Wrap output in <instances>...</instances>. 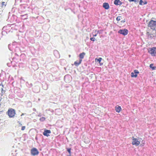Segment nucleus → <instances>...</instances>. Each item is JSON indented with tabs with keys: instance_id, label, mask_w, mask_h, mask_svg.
Returning a JSON list of instances; mask_svg holds the SVG:
<instances>
[{
	"instance_id": "31",
	"label": "nucleus",
	"mask_w": 156,
	"mask_h": 156,
	"mask_svg": "<svg viewBox=\"0 0 156 156\" xmlns=\"http://www.w3.org/2000/svg\"><path fill=\"white\" fill-rule=\"evenodd\" d=\"M11 45L10 44H9L8 45V48H9V49L10 50H11V49H10V46H11Z\"/></svg>"
},
{
	"instance_id": "15",
	"label": "nucleus",
	"mask_w": 156,
	"mask_h": 156,
	"mask_svg": "<svg viewBox=\"0 0 156 156\" xmlns=\"http://www.w3.org/2000/svg\"><path fill=\"white\" fill-rule=\"evenodd\" d=\"M82 61V59H80L78 62L77 61H75L74 63V65L75 66H77L81 64Z\"/></svg>"
},
{
	"instance_id": "47",
	"label": "nucleus",
	"mask_w": 156,
	"mask_h": 156,
	"mask_svg": "<svg viewBox=\"0 0 156 156\" xmlns=\"http://www.w3.org/2000/svg\"><path fill=\"white\" fill-rule=\"evenodd\" d=\"M35 139L36 140H37V138L36 136L35 137Z\"/></svg>"
},
{
	"instance_id": "48",
	"label": "nucleus",
	"mask_w": 156,
	"mask_h": 156,
	"mask_svg": "<svg viewBox=\"0 0 156 156\" xmlns=\"http://www.w3.org/2000/svg\"><path fill=\"white\" fill-rule=\"evenodd\" d=\"M15 43V42H13V43H12V44H13V45H14V44Z\"/></svg>"
},
{
	"instance_id": "21",
	"label": "nucleus",
	"mask_w": 156,
	"mask_h": 156,
	"mask_svg": "<svg viewBox=\"0 0 156 156\" xmlns=\"http://www.w3.org/2000/svg\"><path fill=\"white\" fill-rule=\"evenodd\" d=\"M66 149L67 151L68 152L69 154H70V153H71V148H66Z\"/></svg>"
},
{
	"instance_id": "1",
	"label": "nucleus",
	"mask_w": 156,
	"mask_h": 156,
	"mask_svg": "<svg viewBox=\"0 0 156 156\" xmlns=\"http://www.w3.org/2000/svg\"><path fill=\"white\" fill-rule=\"evenodd\" d=\"M148 26L151 29L154 30H155L156 28V21L151 20L149 22Z\"/></svg>"
},
{
	"instance_id": "38",
	"label": "nucleus",
	"mask_w": 156,
	"mask_h": 156,
	"mask_svg": "<svg viewBox=\"0 0 156 156\" xmlns=\"http://www.w3.org/2000/svg\"><path fill=\"white\" fill-rule=\"evenodd\" d=\"M25 114H26V113H22L21 115V116H22L23 115H24Z\"/></svg>"
},
{
	"instance_id": "29",
	"label": "nucleus",
	"mask_w": 156,
	"mask_h": 156,
	"mask_svg": "<svg viewBox=\"0 0 156 156\" xmlns=\"http://www.w3.org/2000/svg\"><path fill=\"white\" fill-rule=\"evenodd\" d=\"M25 128H26V127L25 126H22V128H21V130H24L25 129Z\"/></svg>"
},
{
	"instance_id": "32",
	"label": "nucleus",
	"mask_w": 156,
	"mask_h": 156,
	"mask_svg": "<svg viewBox=\"0 0 156 156\" xmlns=\"http://www.w3.org/2000/svg\"><path fill=\"white\" fill-rule=\"evenodd\" d=\"M42 116V114L41 113H39L38 115V116H39V117H41Z\"/></svg>"
},
{
	"instance_id": "8",
	"label": "nucleus",
	"mask_w": 156,
	"mask_h": 156,
	"mask_svg": "<svg viewBox=\"0 0 156 156\" xmlns=\"http://www.w3.org/2000/svg\"><path fill=\"white\" fill-rule=\"evenodd\" d=\"M71 76L69 74L65 75L64 77V80L66 83H69L70 81Z\"/></svg>"
},
{
	"instance_id": "28",
	"label": "nucleus",
	"mask_w": 156,
	"mask_h": 156,
	"mask_svg": "<svg viewBox=\"0 0 156 156\" xmlns=\"http://www.w3.org/2000/svg\"><path fill=\"white\" fill-rule=\"evenodd\" d=\"M90 39L91 41H95V38L93 37H91Z\"/></svg>"
},
{
	"instance_id": "10",
	"label": "nucleus",
	"mask_w": 156,
	"mask_h": 156,
	"mask_svg": "<svg viewBox=\"0 0 156 156\" xmlns=\"http://www.w3.org/2000/svg\"><path fill=\"white\" fill-rule=\"evenodd\" d=\"M122 2L119 0H115L114 1V4L116 5H121L122 4Z\"/></svg>"
},
{
	"instance_id": "24",
	"label": "nucleus",
	"mask_w": 156,
	"mask_h": 156,
	"mask_svg": "<svg viewBox=\"0 0 156 156\" xmlns=\"http://www.w3.org/2000/svg\"><path fill=\"white\" fill-rule=\"evenodd\" d=\"M5 2H2V7L3 8V7H5L6 5L5 4Z\"/></svg>"
},
{
	"instance_id": "26",
	"label": "nucleus",
	"mask_w": 156,
	"mask_h": 156,
	"mask_svg": "<svg viewBox=\"0 0 156 156\" xmlns=\"http://www.w3.org/2000/svg\"><path fill=\"white\" fill-rule=\"evenodd\" d=\"M121 17L120 16H118V17H117L116 18V20L117 21H119L120 20H121Z\"/></svg>"
},
{
	"instance_id": "41",
	"label": "nucleus",
	"mask_w": 156,
	"mask_h": 156,
	"mask_svg": "<svg viewBox=\"0 0 156 156\" xmlns=\"http://www.w3.org/2000/svg\"><path fill=\"white\" fill-rule=\"evenodd\" d=\"M71 153H70V154H69V155H68V156H71Z\"/></svg>"
},
{
	"instance_id": "18",
	"label": "nucleus",
	"mask_w": 156,
	"mask_h": 156,
	"mask_svg": "<svg viewBox=\"0 0 156 156\" xmlns=\"http://www.w3.org/2000/svg\"><path fill=\"white\" fill-rule=\"evenodd\" d=\"M154 66L153 64H151L150 65V67L152 70H155L156 69V67L155 66Z\"/></svg>"
},
{
	"instance_id": "37",
	"label": "nucleus",
	"mask_w": 156,
	"mask_h": 156,
	"mask_svg": "<svg viewBox=\"0 0 156 156\" xmlns=\"http://www.w3.org/2000/svg\"><path fill=\"white\" fill-rule=\"evenodd\" d=\"M97 34H94V35L93 34V37H96V36H97Z\"/></svg>"
},
{
	"instance_id": "34",
	"label": "nucleus",
	"mask_w": 156,
	"mask_h": 156,
	"mask_svg": "<svg viewBox=\"0 0 156 156\" xmlns=\"http://www.w3.org/2000/svg\"><path fill=\"white\" fill-rule=\"evenodd\" d=\"M6 27H7L6 26H4V27H3V28L2 30H4L6 28Z\"/></svg>"
},
{
	"instance_id": "6",
	"label": "nucleus",
	"mask_w": 156,
	"mask_h": 156,
	"mask_svg": "<svg viewBox=\"0 0 156 156\" xmlns=\"http://www.w3.org/2000/svg\"><path fill=\"white\" fill-rule=\"evenodd\" d=\"M133 141L132 144L133 145H135L136 146H138L140 144V142L138 141L137 139L134 138V137H133Z\"/></svg>"
},
{
	"instance_id": "16",
	"label": "nucleus",
	"mask_w": 156,
	"mask_h": 156,
	"mask_svg": "<svg viewBox=\"0 0 156 156\" xmlns=\"http://www.w3.org/2000/svg\"><path fill=\"white\" fill-rule=\"evenodd\" d=\"M156 34H152L151 33L149 38H155L156 37Z\"/></svg>"
},
{
	"instance_id": "2",
	"label": "nucleus",
	"mask_w": 156,
	"mask_h": 156,
	"mask_svg": "<svg viewBox=\"0 0 156 156\" xmlns=\"http://www.w3.org/2000/svg\"><path fill=\"white\" fill-rule=\"evenodd\" d=\"M7 113L9 117L10 118L14 117L16 114L15 110L12 108L9 109Z\"/></svg>"
},
{
	"instance_id": "45",
	"label": "nucleus",
	"mask_w": 156,
	"mask_h": 156,
	"mask_svg": "<svg viewBox=\"0 0 156 156\" xmlns=\"http://www.w3.org/2000/svg\"><path fill=\"white\" fill-rule=\"evenodd\" d=\"M2 111H0V114H1L2 113Z\"/></svg>"
},
{
	"instance_id": "17",
	"label": "nucleus",
	"mask_w": 156,
	"mask_h": 156,
	"mask_svg": "<svg viewBox=\"0 0 156 156\" xmlns=\"http://www.w3.org/2000/svg\"><path fill=\"white\" fill-rule=\"evenodd\" d=\"M21 16L23 17V19L25 20L27 19V14H26L24 15H21Z\"/></svg>"
},
{
	"instance_id": "9",
	"label": "nucleus",
	"mask_w": 156,
	"mask_h": 156,
	"mask_svg": "<svg viewBox=\"0 0 156 156\" xmlns=\"http://www.w3.org/2000/svg\"><path fill=\"white\" fill-rule=\"evenodd\" d=\"M51 133V131L50 130L46 129H45L44 132L43 133V134L47 136H49V134Z\"/></svg>"
},
{
	"instance_id": "44",
	"label": "nucleus",
	"mask_w": 156,
	"mask_h": 156,
	"mask_svg": "<svg viewBox=\"0 0 156 156\" xmlns=\"http://www.w3.org/2000/svg\"><path fill=\"white\" fill-rule=\"evenodd\" d=\"M1 89H2V91H4V90H3V88H2Z\"/></svg>"
},
{
	"instance_id": "39",
	"label": "nucleus",
	"mask_w": 156,
	"mask_h": 156,
	"mask_svg": "<svg viewBox=\"0 0 156 156\" xmlns=\"http://www.w3.org/2000/svg\"><path fill=\"white\" fill-rule=\"evenodd\" d=\"M99 30H95V32H97V33H98L99 32Z\"/></svg>"
},
{
	"instance_id": "35",
	"label": "nucleus",
	"mask_w": 156,
	"mask_h": 156,
	"mask_svg": "<svg viewBox=\"0 0 156 156\" xmlns=\"http://www.w3.org/2000/svg\"><path fill=\"white\" fill-rule=\"evenodd\" d=\"M1 93H2V95H3L4 94V92H3V91H2Z\"/></svg>"
},
{
	"instance_id": "33",
	"label": "nucleus",
	"mask_w": 156,
	"mask_h": 156,
	"mask_svg": "<svg viewBox=\"0 0 156 156\" xmlns=\"http://www.w3.org/2000/svg\"><path fill=\"white\" fill-rule=\"evenodd\" d=\"M144 5L146 4L147 3V2L146 1H144L143 2Z\"/></svg>"
},
{
	"instance_id": "20",
	"label": "nucleus",
	"mask_w": 156,
	"mask_h": 156,
	"mask_svg": "<svg viewBox=\"0 0 156 156\" xmlns=\"http://www.w3.org/2000/svg\"><path fill=\"white\" fill-rule=\"evenodd\" d=\"M102 60V58H96L95 61L97 62H100Z\"/></svg>"
},
{
	"instance_id": "25",
	"label": "nucleus",
	"mask_w": 156,
	"mask_h": 156,
	"mask_svg": "<svg viewBox=\"0 0 156 156\" xmlns=\"http://www.w3.org/2000/svg\"><path fill=\"white\" fill-rule=\"evenodd\" d=\"M133 72H133V73H135V74H136L137 75V74H139V72L138 71V70H136H136H134V71H133Z\"/></svg>"
},
{
	"instance_id": "7",
	"label": "nucleus",
	"mask_w": 156,
	"mask_h": 156,
	"mask_svg": "<svg viewBox=\"0 0 156 156\" xmlns=\"http://www.w3.org/2000/svg\"><path fill=\"white\" fill-rule=\"evenodd\" d=\"M35 60H34L33 61V62L31 64V66L33 67V68L34 70H36L38 69V67L37 63L36 62H34Z\"/></svg>"
},
{
	"instance_id": "14",
	"label": "nucleus",
	"mask_w": 156,
	"mask_h": 156,
	"mask_svg": "<svg viewBox=\"0 0 156 156\" xmlns=\"http://www.w3.org/2000/svg\"><path fill=\"white\" fill-rule=\"evenodd\" d=\"M85 55V53L84 52H83L82 53H80L79 55V57L80 58V59H82L84 58V56Z\"/></svg>"
},
{
	"instance_id": "22",
	"label": "nucleus",
	"mask_w": 156,
	"mask_h": 156,
	"mask_svg": "<svg viewBox=\"0 0 156 156\" xmlns=\"http://www.w3.org/2000/svg\"><path fill=\"white\" fill-rule=\"evenodd\" d=\"M45 119V118L44 117H42L39 120L41 122H43Z\"/></svg>"
},
{
	"instance_id": "11",
	"label": "nucleus",
	"mask_w": 156,
	"mask_h": 156,
	"mask_svg": "<svg viewBox=\"0 0 156 156\" xmlns=\"http://www.w3.org/2000/svg\"><path fill=\"white\" fill-rule=\"evenodd\" d=\"M103 6L106 9H108L109 8V5L108 3L105 2L103 4Z\"/></svg>"
},
{
	"instance_id": "19",
	"label": "nucleus",
	"mask_w": 156,
	"mask_h": 156,
	"mask_svg": "<svg viewBox=\"0 0 156 156\" xmlns=\"http://www.w3.org/2000/svg\"><path fill=\"white\" fill-rule=\"evenodd\" d=\"M131 77H136L137 76V75L136 74H135L134 73L132 72L131 73Z\"/></svg>"
},
{
	"instance_id": "42",
	"label": "nucleus",
	"mask_w": 156,
	"mask_h": 156,
	"mask_svg": "<svg viewBox=\"0 0 156 156\" xmlns=\"http://www.w3.org/2000/svg\"><path fill=\"white\" fill-rule=\"evenodd\" d=\"M45 35L46 36H48L49 37V35L48 34H45Z\"/></svg>"
},
{
	"instance_id": "5",
	"label": "nucleus",
	"mask_w": 156,
	"mask_h": 156,
	"mask_svg": "<svg viewBox=\"0 0 156 156\" xmlns=\"http://www.w3.org/2000/svg\"><path fill=\"white\" fill-rule=\"evenodd\" d=\"M128 32V30L126 29H120L118 31V33L123 35L125 36L127 34Z\"/></svg>"
},
{
	"instance_id": "4",
	"label": "nucleus",
	"mask_w": 156,
	"mask_h": 156,
	"mask_svg": "<svg viewBox=\"0 0 156 156\" xmlns=\"http://www.w3.org/2000/svg\"><path fill=\"white\" fill-rule=\"evenodd\" d=\"M30 153L32 155L35 156L39 154V152L37 148L34 147L31 150Z\"/></svg>"
},
{
	"instance_id": "12",
	"label": "nucleus",
	"mask_w": 156,
	"mask_h": 156,
	"mask_svg": "<svg viewBox=\"0 0 156 156\" xmlns=\"http://www.w3.org/2000/svg\"><path fill=\"white\" fill-rule=\"evenodd\" d=\"M122 110V108L120 106H116L115 107V110L118 113H119Z\"/></svg>"
},
{
	"instance_id": "13",
	"label": "nucleus",
	"mask_w": 156,
	"mask_h": 156,
	"mask_svg": "<svg viewBox=\"0 0 156 156\" xmlns=\"http://www.w3.org/2000/svg\"><path fill=\"white\" fill-rule=\"evenodd\" d=\"M54 54L55 55L57 58H59L60 56L57 50H55L54 51Z\"/></svg>"
},
{
	"instance_id": "27",
	"label": "nucleus",
	"mask_w": 156,
	"mask_h": 156,
	"mask_svg": "<svg viewBox=\"0 0 156 156\" xmlns=\"http://www.w3.org/2000/svg\"><path fill=\"white\" fill-rule=\"evenodd\" d=\"M143 1L142 0H140L139 1V4L140 5H143Z\"/></svg>"
},
{
	"instance_id": "43",
	"label": "nucleus",
	"mask_w": 156,
	"mask_h": 156,
	"mask_svg": "<svg viewBox=\"0 0 156 156\" xmlns=\"http://www.w3.org/2000/svg\"><path fill=\"white\" fill-rule=\"evenodd\" d=\"M0 85H2V87H4L3 85V84H0Z\"/></svg>"
},
{
	"instance_id": "40",
	"label": "nucleus",
	"mask_w": 156,
	"mask_h": 156,
	"mask_svg": "<svg viewBox=\"0 0 156 156\" xmlns=\"http://www.w3.org/2000/svg\"><path fill=\"white\" fill-rule=\"evenodd\" d=\"M33 110L34 111H36V109H35V108H34L33 109Z\"/></svg>"
},
{
	"instance_id": "36",
	"label": "nucleus",
	"mask_w": 156,
	"mask_h": 156,
	"mask_svg": "<svg viewBox=\"0 0 156 156\" xmlns=\"http://www.w3.org/2000/svg\"><path fill=\"white\" fill-rule=\"evenodd\" d=\"M125 22V20H124L121 21V22L122 23H124Z\"/></svg>"
},
{
	"instance_id": "30",
	"label": "nucleus",
	"mask_w": 156,
	"mask_h": 156,
	"mask_svg": "<svg viewBox=\"0 0 156 156\" xmlns=\"http://www.w3.org/2000/svg\"><path fill=\"white\" fill-rule=\"evenodd\" d=\"M150 34L148 32H147L146 33V34L148 36V37H149Z\"/></svg>"
},
{
	"instance_id": "23",
	"label": "nucleus",
	"mask_w": 156,
	"mask_h": 156,
	"mask_svg": "<svg viewBox=\"0 0 156 156\" xmlns=\"http://www.w3.org/2000/svg\"><path fill=\"white\" fill-rule=\"evenodd\" d=\"M128 0L130 2H134L135 3H138L139 2L138 0Z\"/></svg>"
},
{
	"instance_id": "46",
	"label": "nucleus",
	"mask_w": 156,
	"mask_h": 156,
	"mask_svg": "<svg viewBox=\"0 0 156 156\" xmlns=\"http://www.w3.org/2000/svg\"><path fill=\"white\" fill-rule=\"evenodd\" d=\"M69 58H70V57H71V55H69Z\"/></svg>"
},
{
	"instance_id": "3",
	"label": "nucleus",
	"mask_w": 156,
	"mask_h": 156,
	"mask_svg": "<svg viewBox=\"0 0 156 156\" xmlns=\"http://www.w3.org/2000/svg\"><path fill=\"white\" fill-rule=\"evenodd\" d=\"M148 52L152 56H155L156 55V47H153L152 48H149L148 49Z\"/></svg>"
}]
</instances>
